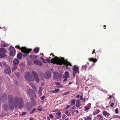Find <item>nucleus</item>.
<instances>
[{
    "label": "nucleus",
    "instance_id": "1",
    "mask_svg": "<svg viewBox=\"0 0 120 120\" xmlns=\"http://www.w3.org/2000/svg\"><path fill=\"white\" fill-rule=\"evenodd\" d=\"M8 100L10 103V107H11V105L12 107H15L17 108L18 107L19 108L21 109L23 106V101L21 98L19 99L18 97H16L14 101H13L12 96L9 95L8 97Z\"/></svg>",
    "mask_w": 120,
    "mask_h": 120
},
{
    "label": "nucleus",
    "instance_id": "2",
    "mask_svg": "<svg viewBox=\"0 0 120 120\" xmlns=\"http://www.w3.org/2000/svg\"><path fill=\"white\" fill-rule=\"evenodd\" d=\"M52 55V56H53L54 58L51 60V62L53 64H56L60 65L64 64L66 65V67L68 65L71 66V64L69 62L63 59L61 60L56 56L55 57L54 55L52 54H51L50 56H51Z\"/></svg>",
    "mask_w": 120,
    "mask_h": 120
},
{
    "label": "nucleus",
    "instance_id": "3",
    "mask_svg": "<svg viewBox=\"0 0 120 120\" xmlns=\"http://www.w3.org/2000/svg\"><path fill=\"white\" fill-rule=\"evenodd\" d=\"M15 47H17L18 48L21 49L22 52L23 54V56L25 57L26 56L28 55V53L31 51L30 49H27L25 47H23L21 48L19 45L16 46Z\"/></svg>",
    "mask_w": 120,
    "mask_h": 120
},
{
    "label": "nucleus",
    "instance_id": "4",
    "mask_svg": "<svg viewBox=\"0 0 120 120\" xmlns=\"http://www.w3.org/2000/svg\"><path fill=\"white\" fill-rule=\"evenodd\" d=\"M25 78L28 81H33L34 79L31 74L29 72H27L25 74Z\"/></svg>",
    "mask_w": 120,
    "mask_h": 120
},
{
    "label": "nucleus",
    "instance_id": "5",
    "mask_svg": "<svg viewBox=\"0 0 120 120\" xmlns=\"http://www.w3.org/2000/svg\"><path fill=\"white\" fill-rule=\"evenodd\" d=\"M7 51L4 48L0 49V58H2L6 56L5 53Z\"/></svg>",
    "mask_w": 120,
    "mask_h": 120
},
{
    "label": "nucleus",
    "instance_id": "6",
    "mask_svg": "<svg viewBox=\"0 0 120 120\" xmlns=\"http://www.w3.org/2000/svg\"><path fill=\"white\" fill-rule=\"evenodd\" d=\"M32 103H28L26 105V107L28 110L30 109L32 107L34 106L36 104L34 100L32 101Z\"/></svg>",
    "mask_w": 120,
    "mask_h": 120
},
{
    "label": "nucleus",
    "instance_id": "7",
    "mask_svg": "<svg viewBox=\"0 0 120 120\" xmlns=\"http://www.w3.org/2000/svg\"><path fill=\"white\" fill-rule=\"evenodd\" d=\"M9 50L10 51L9 53L10 55L12 56H14L15 54L16 51L14 48L11 47L9 49Z\"/></svg>",
    "mask_w": 120,
    "mask_h": 120
},
{
    "label": "nucleus",
    "instance_id": "8",
    "mask_svg": "<svg viewBox=\"0 0 120 120\" xmlns=\"http://www.w3.org/2000/svg\"><path fill=\"white\" fill-rule=\"evenodd\" d=\"M28 92L29 95L32 98H36V96L33 90L30 89H28L27 92Z\"/></svg>",
    "mask_w": 120,
    "mask_h": 120
},
{
    "label": "nucleus",
    "instance_id": "9",
    "mask_svg": "<svg viewBox=\"0 0 120 120\" xmlns=\"http://www.w3.org/2000/svg\"><path fill=\"white\" fill-rule=\"evenodd\" d=\"M73 76L74 77L76 73H79V67L78 66H75L73 68Z\"/></svg>",
    "mask_w": 120,
    "mask_h": 120
},
{
    "label": "nucleus",
    "instance_id": "10",
    "mask_svg": "<svg viewBox=\"0 0 120 120\" xmlns=\"http://www.w3.org/2000/svg\"><path fill=\"white\" fill-rule=\"evenodd\" d=\"M32 74L36 82H38L39 81V79L37 73L34 71H33Z\"/></svg>",
    "mask_w": 120,
    "mask_h": 120
},
{
    "label": "nucleus",
    "instance_id": "11",
    "mask_svg": "<svg viewBox=\"0 0 120 120\" xmlns=\"http://www.w3.org/2000/svg\"><path fill=\"white\" fill-rule=\"evenodd\" d=\"M46 79H49L51 76L50 72L47 71L46 72L44 75Z\"/></svg>",
    "mask_w": 120,
    "mask_h": 120
},
{
    "label": "nucleus",
    "instance_id": "12",
    "mask_svg": "<svg viewBox=\"0 0 120 120\" xmlns=\"http://www.w3.org/2000/svg\"><path fill=\"white\" fill-rule=\"evenodd\" d=\"M34 64L36 65H38L39 66H41L42 65V62L38 60H36L34 61Z\"/></svg>",
    "mask_w": 120,
    "mask_h": 120
},
{
    "label": "nucleus",
    "instance_id": "13",
    "mask_svg": "<svg viewBox=\"0 0 120 120\" xmlns=\"http://www.w3.org/2000/svg\"><path fill=\"white\" fill-rule=\"evenodd\" d=\"M53 75L54 79H56L60 77L59 74L57 72H54Z\"/></svg>",
    "mask_w": 120,
    "mask_h": 120
},
{
    "label": "nucleus",
    "instance_id": "14",
    "mask_svg": "<svg viewBox=\"0 0 120 120\" xmlns=\"http://www.w3.org/2000/svg\"><path fill=\"white\" fill-rule=\"evenodd\" d=\"M13 63L14 65H17L19 64V61L17 59H15L13 61Z\"/></svg>",
    "mask_w": 120,
    "mask_h": 120
},
{
    "label": "nucleus",
    "instance_id": "15",
    "mask_svg": "<svg viewBox=\"0 0 120 120\" xmlns=\"http://www.w3.org/2000/svg\"><path fill=\"white\" fill-rule=\"evenodd\" d=\"M103 114L106 117H108L109 115V114L105 111L103 112Z\"/></svg>",
    "mask_w": 120,
    "mask_h": 120
},
{
    "label": "nucleus",
    "instance_id": "16",
    "mask_svg": "<svg viewBox=\"0 0 120 120\" xmlns=\"http://www.w3.org/2000/svg\"><path fill=\"white\" fill-rule=\"evenodd\" d=\"M11 72V69L8 68H7L4 70V72L6 74H10Z\"/></svg>",
    "mask_w": 120,
    "mask_h": 120
},
{
    "label": "nucleus",
    "instance_id": "17",
    "mask_svg": "<svg viewBox=\"0 0 120 120\" xmlns=\"http://www.w3.org/2000/svg\"><path fill=\"white\" fill-rule=\"evenodd\" d=\"M30 85L31 86L32 88L36 92H37V89L36 86L32 83L30 84Z\"/></svg>",
    "mask_w": 120,
    "mask_h": 120
},
{
    "label": "nucleus",
    "instance_id": "18",
    "mask_svg": "<svg viewBox=\"0 0 120 120\" xmlns=\"http://www.w3.org/2000/svg\"><path fill=\"white\" fill-rule=\"evenodd\" d=\"M92 115L90 116H89L88 117H84L83 118L84 120H91L92 119V118H91Z\"/></svg>",
    "mask_w": 120,
    "mask_h": 120
},
{
    "label": "nucleus",
    "instance_id": "19",
    "mask_svg": "<svg viewBox=\"0 0 120 120\" xmlns=\"http://www.w3.org/2000/svg\"><path fill=\"white\" fill-rule=\"evenodd\" d=\"M69 77V74L67 71H66L65 73V75L64 77V78H68Z\"/></svg>",
    "mask_w": 120,
    "mask_h": 120
},
{
    "label": "nucleus",
    "instance_id": "20",
    "mask_svg": "<svg viewBox=\"0 0 120 120\" xmlns=\"http://www.w3.org/2000/svg\"><path fill=\"white\" fill-rule=\"evenodd\" d=\"M17 57L19 59H21L22 58V55L21 54L19 53L17 55Z\"/></svg>",
    "mask_w": 120,
    "mask_h": 120
},
{
    "label": "nucleus",
    "instance_id": "21",
    "mask_svg": "<svg viewBox=\"0 0 120 120\" xmlns=\"http://www.w3.org/2000/svg\"><path fill=\"white\" fill-rule=\"evenodd\" d=\"M88 59L89 61H93L94 62H96L97 61V60L96 59L92 58H88Z\"/></svg>",
    "mask_w": 120,
    "mask_h": 120
},
{
    "label": "nucleus",
    "instance_id": "22",
    "mask_svg": "<svg viewBox=\"0 0 120 120\" xmlns=\"http://www.w3.org/2000/svg\"><path fill=\"white\" fill-rule=\"evenodd\" d=\"M97 116L99 120H102L103 119V117L102 116L98 115Z\"/></svg>",
    "mask_w": 120,
    "mask_h": 120
},
{
    "label": "nucleus",
    "instance_id": "23",
    "mask_svg": "<svg viewBox=\"0 0 120 120\" xmlns=\"http://www.w3.org/2000/svg\"><path fill=\"white\" fill-rule=\"evenodd\" d=\"M100 112V111L99 109H97L95 112L93 113V114L94 115H96L99 113Z\"/></svg>",
    "mask_w": 120,
    "mask_h": 120
},
{
    "label": "nucleus",
    "instance_id": "24",
    "mask_svg": "<svg viewBox=\"0 0 120 120\" xmlns=\"http://www.w3.org/2000/svg\"><path fill=\"white\" fill-rule=\"evenodd\" d=\"M6 64L5 62L4 61H3L2 63H1V67H5L6 66Z\"/></svg>",
    "mask_w": 120,
    "mask_h": 120
},
{
    "label": "nucleus",
    "instance_id": "25",
    "mask_svg": "<svg viewBox=\"0 0 120 120\" xmlns=\"http://www.w3.org/2000/svg\"><path fill=\"white\" fill-rule=\"evenodd\" d=\"M56 114L57 115L59 116V118H60L61 115V113L60 112H58L56 113Z\"/></svg>",
    "mask_w": 120,
    "mask_h": 120
},
{
    "label": "nucleus",
    "instance_id": "26",
    "mask_svg": "<svg viewBox=\"0 0 120 120\" xmlns=\"http://www.w3.org/2000/svg\"><path fill=\"white\" fill-rule=\"evenodd\" d=\"M42 87H40L39 88V90L38 92V94L40 96H41L42 94V90L41 89Z\"/></svg>",
    "mask_w": 120,
    "mask_h": 120
},
{
    "label": "nucleus",
    "instance_id": "27",
    "mask_svg": "<svg viewBox=\"0 0 120 120\" xmlns=\"http://www.w3.org/2000/svg\"><path fill=\"white\" fill-rule=\"evenodd\" d=\"M34 51L35 53H37L39 51V49L38 48H36L34 49Z\"/></svg>",
    "mask_w": 120,
    "mask_h": 120
},
{
    "label": "nucleus",
    "instance_id": "28",
    "mask_svg": "<svg viewBox=\"0 0 120 120\" xmlns=\"http://www.w3.org/2000/svg\"><path fill=\"white\" fill-rule=\"evenodd\" d=\"M75 99L72 100L71 102V106L73 105H74L75 103Z\"/></svg>",
    "mask_w": 120,
    "mask_h": 120
},
{
    "label": "nucleus",
    "instance_id": "29",
    "mask_svg": "<svg viewBox=\"0 0 120 120\" xmlns=\"http://www.w3.org/2000/svg\"><path fill=\"white\" fill-rule=\"evenodd\" d=\"M68 111L67 110L66 111H65L64 112V113L67 115L68 116H71V114H70V113H68Z\"/></svg>",
    "mask_w": 120,
    "mask_h": 120
},
{
    "label": "nucleus",
    "instance_id": "30",
    "mask_svg": "<svg viewBox=\"0 0 120 120\" xmlns=\"http://www.w3.org/2000/svg\"><path fill=\"white\" fill-rule=\"evenodd\" d=\"M84 110L85 111H87L89 110L90 108H89L87 106H85L84 107Z\"/></svg>",
    "mask_w": 120,
    "mask_h": 120
},
{
    "label": "nucleus",
    "instance_id": "31",
    "mask_svg": "<svg viewBox=\"0 0 120 120\" xmlns=\"http://www.w3.org/2000/svg\"><path fill=\"white\" fill-rule=\"evenodd\" d=\"M17 68V67L16 65H14L12 68V71H15L16 69Z\"/></svg>",
    "mask_w": 120,
    "mask_h": 120
},
{
    "label": "nucleus",
    "instance_id": "32",
    "mask_svg": "<svg viewBox=\"0 0 120 120\" xmlns=\"http://www.w3.org/2000/svg\"><path fill=\"white\" fill-rule=\"evenodd\" d=\"M2 46L4 47H6L8 46V44L6 43H5L4 44V45L2 44V45H1Z\"/></svg>",
    "mask_w": 120,
    "mask_h": 120
},
{
    "label": "nucleus",
    "instance_id": "33",
    "mask_svg": "<svg viewBox=\"0 0 120 120\" xmlns=\"http://www.w3.org/2000/svg\"><path fill=\"white\" fill-rule=\"evenodd\" d=\"M46 60L48 63H49L51 62V61L50 60V59L49 58L46 59Z\"/></svg>",
    "mask_w": 120,
    "mask_h": 120
},
{
    "label": "nucleus",
    "instance_id": "34",
    "mask_svg": "<svg viewBox=\"0 0 120 120\" xmlns=\"http://www.w3.org/2000/svg\"><path fill=\"white\" fill-rule=\"evenodd\" d=\"M76 104H81L80 101L79 100H77L76 101Z\"/></svg>",
    "mask_w": 120,
    "mask_h": 120
},
{
    "label": "nucleus",
    "instance_id": "35",
    "mask_svg": "<svg viewBox=\"0 0 120 120\" xmlns=\"http://www.w3.org/2000/svg\"><path fill=\"white\" fill-rule=\"evenodd\" d=\"M91 104L90 103H89L86 106H87L89 108H91Z\"/></svg>",
    "mask_w": 120,
    "mask_h": 120
},
{
    "label": "nucleus",
    "instance_id": "36",
    "mask_svg": "<svg viewBox=\"0 0 120 120\" xmlns=\"http://www.w3.org/2000/svg\"><path fill=\"white\" fill-rule=\"evenodd\" d=\"M113 117L115 118H120V116H117V115H114L113 116Z\"/></svg>",
    "mask_w": 120,
    "mask_h": 120
},
{
    "label": "nucleus",
    "instance_id": "37",
    "mask_svg": "<svg viewBox=\"0 0 120 120\" xmlns=\"http://www.w3.org/2000/svg\"><path fill=\"white\" fill-rule=\"evenodd\" d=\"M69 93V92L68 91H67L63 94H62L63 95H64L68 94Z\"/></svg>",
    "mask_w": 120,
    "mask_h": 120
},
{
    "label": "nucleus",
    "instance_id": "38",
    "mask_svg": "<svg viewBox=\"0 0 120 120\" xmlns=\"http://www.w3.org/2000/svg\"><path fill=\"white\" fill-rule=\"evenodd\" d=\"M115 112L116 113H117L118 112V109L116 108L115 109Z\"/></svg>",
    "mask_w": 120,
    "mask_h": 120
},
{
    "label": "nucleus",
    "instance_id": "39",
    "mask_svg": "<svg viewBox=\"0 0 120 120\" xmlns=\"http://www.w3.org/2000/svg\"><path fill=\"white\" fill-rule=\"evenodd\" d=\"M81 104H76V107H77V108H78L80 106H81Z\"/></svg>",
    "mask_w": 120,
    "mask_h": 120
},
{
    "label": "nucleus",
    "instance_id": "40",
    "mask_svg": "<svg viewBox=\"0 0 120 120\" xmlns=\"http://www.w3.org/2000/svg\"><path fill=\"white\" fill-rule=\"evenodd\" d=\"M3 107L5 109H6L7 107V106L6 105H4Z\"/></svg>",
    "mask_w": 120,
    "mask_h": 120
},
{
    "label": "nucleus",
    "instance_id": "41",
    "mask_svg": "<svg viewBox=\"0 0 120 120\" xmlns=\"http://www.w3.org/2000/svg\"><path fill=\"white\" fill-rule=\"evenodd\" d=\"M49 116L50 118H52L53 117V116L52 114H50L49 115Z\"/></svg>",
    "mask_w": 120,
    "mask_h": 120
},
{
    "label": "nucleus",
    "instance_id": "42",
    "mask_svg": "<svg viewBox=\"0 0 120 120\" xmlns=\"http://www.w3.org/2000/svg\"><path fill=\"white\" fill-rule=\"evenodd\" d=\"M59 89H56L55 90V91L56 93L58 92L59 90Z\"/></svg>",
    "mask_w": 120,
    "mask_h": 120
},
{
    "label": "nucleus",
    "instance_id": "43",
    "mask_svg": "<svg viewBox=\"0 0 120 120\" xmlns=\"http://www.w3.org/2000/svg\"><path fill=\"white\" fill-rule=\"evenodd\" d=\"M113 105H114L113 103V102H112L111 103L110 105V106L111 107H113Z\"/></svg>",
    "mask_w": 120,
    "mask_h": 120
},
{
    "label": "nucleus",
    "instance_id": "44",
    "mask_svg": "<svg viewBox=\"0 0 120 120\" xmlns=\"http://www.w3.org/2000/svg\"><path fill=\"white\" fill-rule=\"evenodd\" d=\"M38 111H41L42 110V109L40 107H39L38 109Z\"/></svg>",
    "mask_w": 120,
    "mask_h": 120
},
{
    "label": "nucleus",
    "instance_id": "45",
    "mask_svg": "<svg viewBox=\"0 0 120 120\" xmlns=\"http://www.w3.org/2000/svg\"><path fill=\"white\" fill-rule=\"evenodd\" d=\"M55 84L58 86L60 85V84L59 82H55Z\"/></svg>",
    "mask_w": 120,
    "mask_h": 120
},
{
    "label": "nucleus",
    "instance_id": "46",
    "mask_svg": "<svg viewBox=\"0 0 120 120\" xmlns=\"http://www.w3.org/2000/svg\"><path fill=\"white\" fill-rule=\"evenodd\" d=\"M82 95L80 96V100H82Z\"/></svg>",
    "mask_w": 120,
    "mask_h": 120
},
{
    "label": "nucleus",
    "instance_id": "47",
    "mask_svg": "<svg viewBox=\"0 0 120 120\" xmlns=\"http://www.w3.org/2000/svg\"><path fill=\"white\" fill-rule=\"evenodd\" d=\"M45 97L44 96H42V97L41 98V99L42 100H44V99L45 98Z\"/></svg>",
    "mask_w": 120,
    "mask_h": 120
},
{
    "label": "nucleus",
    "instance_id": "48",
    "mask_svg": "<svg viewBox=\"0 0 120 120\" xmlns=\"http://www.w3.org/2000/svg\"><path fill=\"white\" fill-rule=\"evenodd\" d=\"M42 61H43V62L44 63H45V60L43 58H42Z\"/></svg>",
    "mask_w": 120,
    "mask_h": 120
},
{
    "label": "nucleus",
    "instance_id": "49",
    "mask_svg": "<svg viewBox=\"0 0 120 120\" xmlns=\"http://www.w3.org/2000/svg\"><path fill=\"white\" fill-rule=\"evenodd\" d=\"M65 78L63 80V82H64L66 81L67 80V78Z\"/></svg>",
    "mask_w": 120,
    "mask_h": 120
},
{
    "label": "nucleus",
    "instance_id": "50",
    "mask_svg": "<svg viewBox=\"0 0 120 120\" xmlns=\"http://www.w3.org/2000/svg\"><path fill=\"white\" fill-rule=\"evenodd\" d=\"M26 114V112H23L22 113V115H24Z\"/></svg>",
    "mask_w": 120,
    "mask_h": 120
},
{
    "label": "nucleus",
    "instance_id": "51",
    "mask_svg": "<svg viewBox=\"0 0 120 120\" xmlns=\"http://www.w3.org/2000/svg\"><path fill=\"white\" fill-rule=\"evenodd\" d=\"M74 112H76L77 113H79V112L78 110H75Z\"/></svg>",
    "mask_w": 120,
    "mask_h": 120
},
{
    "label": "nucleus",
    "instance_id": "52",
    "mask_svg": "<svg viewBox=\"0 0 120 120\" xmlns=\"http://www.w3.org/2000/svg\"><path fill=\"white\" fill-rule=\"evenodd\" d=\"M58 88H62L63 87V86H58L57 87Z\"/></svg>",
    "mask_w": 120,
    "mask_h": 120
},
{
    "label": "nucleus",
    "instance_id": "53",
    "mask_svg": "<svg viewBox=\"0 0 120 120\" xmlns=\"http://www.w3.org/2000/svg\"><path fill=\"white\" fill-rule=\"evenodd\" d=\"M51 92L52 93H56V92L55 91V90L52 91H51Z\"/></svg>",
    "mask_w": 120,
    "mask_h": 120
},
{
    "label": "nucleus",
    "instance_id": "54",
    "mask_svg": "<svg viewBox=\"0 0 120 120\" xmlns=\"http://www.w3.org/2000/svg\"><path fill=\"white\" fill-rule=\"evenodd\" d=\"M87 66L86 65H85L84 66H82V67H84L85 68Z\"/></svg>",
    "mask_w": 120,
    "mask_h": 120
},
{
    "label": "nucleus",
    "instance_id": "55",
    "mask_svg": "<svg viewBox=\"0 0 120 120\" xmlns=\"http://www.w3.org/2000/svg\"><path fill=\"white\" fill-rule=\"evenodd\" d=\"M79 95H77L76 96V97L78 98H79Z\"/></svg>",
    "mask_w": 120,
    "mask_h": 120
},
{
    "label": "nucleus",
    "instance_id": "56",
    "mask_svg": "<svg viewBox=\"0 0 120 120\" xmlns=\"http://www.w3.org/2000/svg\"><path fill=\"white\" fill-rule=\"evenodd\" d=\"M47 119L49 120L50 119L49 117L48 116L47 117Z\"/></svg>",
    "mask_w": 120,
    "mask_h": 120
},
{
    "label": "nucleus",
    "instance_id": "57",
    "mask_svg": "<svg viewBox=\"0 0 120 120\" xmlns=\"http://www.w3.org/2000/svg\"><path fill=\"white\" fill-rule=\"evenodd\" d=\"M66 116V115H63V116H62V118H64V116Z\"/></svg>",
    "mask_w": 120,
    "mask_h": 120
},
{
    "label": "nucleus",
    "instance_id": "58",
    "mask_svg": "<svg viewBox=\"0 0 120 120\" xmlns=\"http://www.w3.org/2000/svg\"><path fill=\"white\" fill-rule=\"evenodd\" d=\"M33 57H34L35 58H36L37 57V56L35 55H33Z\"/></svg>",
    "mask_w": 120,
    "mask_h": 120
},
{
    "label": "nucleus",
    "instance_id": "59",
    "mask_svg": "<svg viewBox=\"0 0 120 120\" xmlns=\"http://www.w3.org/2000/svg\"><path fill=\"white\" fill-rule=\"evenodd\" d=\"M112 97V96L111 95H110L109 96V97L108 98V99H109L110 98H111Z\"/></svg>",
    "mask_w": 120,
    "mask_h": 120
},
{
    "label": "nucleus",
    "instance_id": "60",
    "mask_svg": "<svg viewBox=\"0 0 120 120\" xmlns=\"http://www.w3.org/2000/svg\"><path fill=\"white\" fill-rule=\"evenodd\" d=\"M95 51V50H94L93 52H92V54H93L95 52H94V51Z\"/></svg>",
    "mask_w": 120,
    "mask_h": 120
},
{
    "label": "nucleus",
    "instance_id": "61",
    "mask_svg": "<svg viewBox=\"0 0 120 120\" xmlns=\"http://www.w3.org/2000/svg\"><path fill=\"white\" fill-rule=\"evenodd\" d=\"M35 109H34L32 111V113H33V112L35 111Z\"/></svg>",
    "mask_w": 120,
    "mask_h": 120
},
{
    "label": "nucleus",
    "instance_id": "62",
    "mask_svg": "<svg viewBox=\"0 0 120 120\" xmlns=\"http://www.w3.org/2000/svg\"><path fill=\"white\" fill-rule=\"evenodd\" d=\"M29 120H33V118H30Z\"/></svg>",
    "mask_w": 120,
    "mask_h": 120
},
{
    "label": "nucleus",
    "instance_id": "63",
    "mask_svg": "<svg viewBox=\"0 0 120 120\" xmlns=\"http://www.w3.org/2000/svg\"><path fill=\"white\" fill-rule=\"evenodd\" d=\"M72 83V82H69L68 84H69V85H70V84H71Z\"/></svg>",
    "mask_w": 120,
    "mask_h": 120
},
{
    "label": "nucleus",
    "instance_id": "64",
    "mask_svg": "<svg viewBox=\"0 0 120 120\" xmlns=\"http://www.w3.org/2000/svg\"><path fill=\"white\" fill-rule=\"evenodd\" d=\"M7 96V94H4V97H3V98H4V97H5V96Z\"/></svg>",
    "mask_w": 120,
    "mask_h": 120
}]
</instances>
